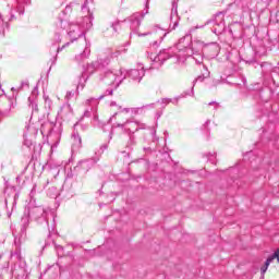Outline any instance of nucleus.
Returning a JSON list of instances; mask_svg holds the SVG:
<instances>
[{"label": "nucleus", "mask_w": 279, "mask_h": 279, "mask_svg": "<svg viewBox=\"0 0 279 279\" xmlns=\"http://www.w3.org/2000/svg\"><path fill=\"white\" fill-rule=\"evenodd\" d=\"M4 202H5V204H8V199H5Z\"/></svg>", "instance_id": "nucleus-59"}, {"label": "nucleus", "mask_w": 279, "mask_h": 279, "mask_svg": "<svg viewBox=\"0 0 279 279\" xmlns=\"http://www.w3.org/2000/svg\"><path fill=\"white\" fill-rule=\"evenodd\" d=\"M209 125H210V120H206V122L202 126V130H207V132H208V126Z\"/></svg>", "instance_id": "nucleus-36"}, {"label": "nucleus", "mask_w": 279, "mask_h": 279, "mask_svg": "<svg viewBox=\"0 0 279 279\" xmlns=\"http://www.w3.org/2000/svg\"><path fill=\"white\" fill-rule=\"evenodd\" d=\"M204 72L198 75L194 81H193V86L190 92H185V95L183 97H194L195 96V84L197 82H204L207 80V77H210V72L208 71V68L206 65H203Z\"/></svg>", "instance_id": "nucleus-16"}, {"label": "nucleus", "mask_w": 279, "mask_h": 279, "mask_svg": "<svg viewBox=\"0 0 279 279\" xmlns=\"http://www.w3.org/2000/svg\"><path fill=\"white\" fill-rule=\"evenodd\" d=\"M60 114L63 119H71V117H73V108L71 105H63Z\"/></svg>", "instance_id": "nucleus-23"}, {"label": "nucleus", "mask_w": 279, "mask_h": 279, "mask_svg": "<svg viewBox=\"0 0 279 279\" xmlns=\"http://www.w3.org/2000/svg\"><path fill=\"white\" fill-rule=\"evenodd\" d=\"M99 80L100 82H105V84L111 87L107 88L105 93L98 98L87 99L86 104H89L90 106H97V101H99V99H104V97H110L114 90H117V88L123 84L125 74H123V69H120L118 72H112V70H101Z\"/></svg>", "instance_id": "nucleus-4"}, {"label": "nucleus", "mask_w": 279, "mask_h": 279, "mask_svg": "<svg viewBox=\"0 0 279 279\" xmlns=\"http://www.w3.org/2000/svg\"><path fill=\"white\" fill-rule=\"evenodd\" d=\"M37 97H38V87H35L31 96L28 97V106L29 108H32L33 112H38V102H36Z\"/></svg>", "instance_id": "nucleus-19"}, {"label": "nucleus", "mask_w": 279, "mask_h": 279, "mask_svg": "<svg viewBox=\"0 0 279 279\" xmlns=\"http://www.w3.org/2000/svg\"><path fill=\"white\" fill-rule=\"evenodd\" d=\"M275 256H276L277 263H279V248L275 251Z\"/></svg>", "instance_id": "nucleus-42"}, {"label": "nucleus", "mask_w": 279, "mask_h": 279, "mask_svg": "<svg viewBox=\"0 0 279 279\" xmlns=\"http://www.w3.org/2000/svg\"><path fill=\"white\" fill-rule=\"evenodd\" d=\"M83 14L82 21L69 23L62 15H59L56 24L57 29L51 43L50 53L52 58L50 61L56 64L58 60V52L66 49L71 43L86 38V32L93 27V11L95 10V0H85L81 7Z\"/></svg>", "instance_id": "nucleus-1"}, {"label": "nucleus", "mask_w": 279, "mask_h": 279, "mask_svg": "<svg viewBox=\"0 0 279 279\" xmlns=\"http://www.w3.org/2000/svg\"><path fill=\"white\" fill-rule=\"evenodd\" d=\"M122 73L125 75V77H130L133 82L141 84V81L143 77H145V68L142 66L141 69H132L129 72L122 70Z\"/></svg>", "instance_id": "nucleus-14"}, {"label": "nucleus", "mask_w": 279, "mask_h": 279, "mask_svg": "<svg viewBox=\"0 0 279 279\" xmlns=\"http://www.w3.org/2000/svg\"><path fill=\"white\" fill-rule=\"evenodd\" d=\"M260 68L265 86H271L272 84L279 87V68H274L268 62L262 63Z\"/></svg>", "instance_id": "nucleus-6"}, {"label": "nucleus", "mask_w": 279, "mask_h": 279, "mask_svg": "<svg viewBox=\"0 0 279 279\" xmlns=\"http://www.w3.org/2000/svg\"><path fill=\"white\" fill-rule=\"evenodd\" d=\"M82 149V136H80V133H73L72 134V153L77 154Z\"/></svg>", "instance_id": "nucleus-20"}, {"label": "nucleus", "mask_w": 279, "mask_h": 279, "mask_svg": "<svg viewBox=\"0 0 279 279\" xmlns=\"http://www.w3.org/2000/svg\"><path fill=\"white\" fill-rule=\"evenodd\" d=\"M184 40L186 37L179 39L177 46L168 49L161 50L158 54H154V52H147V58H149L151 62V69H160L169 60V58H175L177 64H184L186 62V58L189 56L193 57L196 64L204 63V56H202L204 51V43L203 41H193L192 47L184 45Z\"/></svg>", "instance_id": "nucleus-2"}, {"label": "nucleus", "mask_w": 279, "mask_h": 279, "mask_svg": "<svg viewBox=\"0 0 279 279\" xmlns=\"http://www.w3.org/2000/svg\"><path fill=\"white\" fill-rule=\"evenodd\" d=\"M238 77L240 78V82H241V84H243V86H247V80L245 78V76L238 75Z\"/></svg>", "instance_id": "nucleus-34"}, {"label": "nucleus", "mask_w": 279, "mask_h": 279, "mask_svg": "<svg viewBox=\"0 0 279 279\" xmlns=\"http://www.w3.org/2000/svg\"><path fill=\"white\" fill-rule=\"evenodd\" d=\"M180 25V15L178 14V0L172 1V9L170 14V29H175Z\"/></svg>", "instance_id": "nucleus-17"}, {"label": "nucleus", "mask_w": 279, "mask_h": 279, "mask_svg": "<svg viewBox=\"0 0 279 279\" xmlns=\"http://www.w3.org/2000/svg\"><path fill=\"white\" fill-rule=\"evenodd\" d=\"M40 132L43 136H47V138H53L58 143V141H60V136H62V124L45 121L41 123Z\"/></svg>", "instance_id": "nucleus-7"}, {"label": "nucleus", "mask_w": 279, "mask_h": 279, "mask_svg": "<svg viewBox=\"0 0 279 279\" xmlns=\"http://www.w3.org/2000/svg\"><path fill=\"white\" fill-rule=\"evenodd\" d=\"M158 28V26H155V29Z\"/></svg>", "instance_id": "nucleus-60"}, {"label": "nucleus", "mask_w": 279, "mask_h": 279, "mask_svg": "<svg viewBox=\"0 0 279 279\" xmlns=\"http://www.w3.org/2000/svg\"><path fill=\"white\" fill-rule=\"evenodd\" d=\"M145 8H146L147 10H149V0H146Z\"/></svg>", "instance_id": "nucleus-48"}, {"label": "nucleus", "mask_w": 279, "mask_h": 279, "mask_svg": "<svg viewBox=\"0 0 279 279\" xmlns=\"http://www.w3.org/2000/svg\"><path fill=\"white\" fill-rule=\"evenodd\" d=\"M73 5H75V2H71L65 7V9L62 11V16H66V14H71L73 12Z\"/></svg>", "instance_id": "nucleus-25"}, {"label": "nucleus", "mask_w": 279, "mask_h": 279, "mask_svg": "<svg viewBox=\"0 0 279 279\" xmlns=\"http://www.w3.org/2000/svg\"><path fill=\"white\" fill-rule=\"evenodd\" d=\"M151 135H153V136H156V131H155V130L151 132Z\"/></svg>", "instance_id": "nucleus-52"}, {"label": "nucleus", "mask_w": 279, "mask_h": 279, "mask_svg": "<svg viewBox=\"0 0 279 279\" xmlns=\"http://www.w3.org/2000/svg\"><path fill=\"white\" fill-rule=\"evenodd\" d=\"M29 3H32V0H16V8L11 10L10 17L8 19V21H14V19H16L14 16L15 12H17L20 16H23V14H25L24 5H29Z\"/></svg>", "instance_id": "nucleus-15"}, {"label": "nucleus", "mask_w": 279, "mask_h": 279, "mask_svg": "<svg viewBox=\"0 0 279 279\" xmlns=\"http://www.w3.org/2000/svg\"><path fill=\"white\" fill-rule=\"evenodd\" d=\"M24 145H26V147H29V146L32 145V142L25 141V142H24Z\"/></svg>", "instance_id": "nucleus-47"}, {"label": "nucleus", "mask_w": 279, "mask_h": 279, "mask_svg": "<svg viewBox=\"0 0 279 279\" xmlns=\"http://www.w3.org/2000/svg\"><path fill=\"white\" fill-rule=\"evenodd\" d=\"M234 27H239V29H241V23L234 22L229 26V33L231 34V36H234Z\"/></svg>", "instance_id": "nucleus-28"}, {"label": "nucleus", "mask_w": 279, "mask_h": 279, "mask_svg": "<svg viewBox=\"0 0 279 279\" xmlns=\"http://www.w3.org/2000/svg\"><path fill=\"white\" fill-rule=\"evenodd\" d=\"M110 64V58L106 57L105 59H99L98 61L87 64L86 70L83 71L78 78V84L76 87V90H84V86L86 84V81L88 80V75H93L96 70L101 71L104 66H108Z\"/></svg>", "instance_id": "nucleus-5"}, {"label": "nucleus", "mask_w": 279, "mask_h": 279, "mask_svg": "<svg viewBox=\"0 0 279 279\" xmlns=\"http://www.w3.org/2000/svg\"><path fill=\"white\" fill-rule=\"evenodd\" d=\"M29 88V81L25 80L22 81L19 87H12L11 90L12 93H21V90H25Z\"/></svg>", "instance_id": "nucleus-24"}, {"label": "nucleus", "mask_w": 279, "mask_h": 279, "mask_svg": "<svg viewBox=\"0 0 279 279\" xmlns=\"http://www.w3.org/2000/svg\"><path fill=\"white\" fill-rule=\"evenodd\" d=\"M155 106H156V104H149V105H146V106H144L142 108H155Z\"/></svg>", "instance_id": "nucleus-43"}, {"label": "nucleus", "mask_w": 279, "mask_h": 279, "mask_svg": "<svg viewBox=\"0 0 279 279\" xmlns=\"http://www.w3.org/2000/svg\"><path fill=\"white\" fill-rule=\"evenodd\" d=\"M185 93H186V92H184L183 94H181L180 97H178V98H175L174 100H172V104H174L175 106H178V100H179L180 98H182V97H186V96H184Z\"/></svg>", "instance_id": "nucleus-39"}, {"label": "nucleus", "mask_w": 279, "mask_h": 279, "mask_svg": "<svg viewBox=\"0 0 279 279\" xmlns=\"http://www.w3.org/2000/svg\"><path fill=\"white\" fill-rule=\"evenodd\" d=\"M118 112L113 113V116L109 119V123H111L112 119H117V117H123V112H125L126 114L131 112V114H138V111L141 110V108H122L119 107Z\"/></svg>", "instance_id": "nucleus-18"}, {"label": "nucleus", "mask_w": 279, "mask_h": 279, "mask_svg": "<svg viewBox=\"0 0 279 279\" xmlns=\"http://www.w3.org/2000/svg\"><path fill=\"white\" fill-rule=\"evenodd\" d=\"M83 117H87V118L90 117V110H85Z\"/></svg>", "instance_id": "nucleus-44"}, {"label": "nucleus", "mask_w": 279, "mask_h": 279, "mask_svg": "<svg viewBox=\"0 0 279 279\" xmlns=\"http://www.w3.org/2000/svg\"><path fill=\"white\" fill-rule=\"evenodd\" d=\"M29 219H34L39 225L46 223L48 226L49 236L56 232V217L53 216V211L49 208H45L43 206H34L28 204L25 207L24 214L20 221V238L19 243H21V239H25L27 236V228H29Z\"/></svg>", "instance_id": "nucleus-3"}, {"label": "nucleus", "mask_w": 279, "mask_h": 279, "mask_svg": "<svg viewBox=\"0 0 279 279\" xmlns=\"http://www.w3.org/2000/svg\"><path fill=\"white\" fill-rule=\"evenodd\" d=\"M8 217H12V213H9V214H8Z\"/></svg>", "instance_id": "nucleus-57"}, {"label": "nucleus", "mask_w": 279, "mask_h": 279, "mask_svg": "<svg viewBox=\"0 0 279 279\" xmlns=\"http://www.w3.org/2000/svg\"><path fill=\"white\" fill-rule=\"evenodd\" d=\"M19 243V240H17V238L15 236V245Z\"/></svg>", "instance_id": "nucleus-54"}, {"label": "nucleus", "mask_w": 279, "mask_h": 279, "mask_svg": "<svg viewBox=\"0 0 279 279\" xmlns=\"http://www.w3.org/2000/svg\"><path fill=\"white\" fill-rule=\"evenodd\" d=\"M59 173H60V171L58 170V171H57V175H58Z\"/></svg>", "instance_id": "nucleus-58"}, {"label": "nucleus", "mask_w": 279, "mask_h": 279, "mask_svg": "<svg viewBox=\"0 0 279 279\" xmlns=\"http://www.w3.org/2000/svg\"><path fill=\"white\" fill-rule=\"evenodd\" d=\"M111 27H112L114 34H117V32H119V27H121V22L116 21V22L111 23Z\"/></svg>", "instance_id": "nucleus-30"}, {"label": "nucleus", "mask_w": 279, "mask_h": 279, "mask_svg": "<svg viewBox=\"0 0 279 279\" xmlns=\"http://www.w3.org/2000/svg\"><path fill=\"white\" fill-rule=\"evenodd\" d=\"M209 23H211V21H207L206 25H209ZM213 23H214V26L211 28V32L216 34V36H219L226 32V22L223 21V12L217 13Z\"/></svg>", "instance_id": "nucleus-12"}, {"label": "nucleus", "mask_w": 279, "mask_h": 279, "mask_svg": "<svg viewBox=\"0 0 279 279\" xmlns=\"http://www.w3.org/2000/svg\"><path fill=\"white\" fill-rule=\"evenodd\" d=\"M106 149H108V144H102V145L100 146V151H101V154H104V151H106Z\"/></svg>", "instance_id": "nucleus-41"}, {"label": "nucleus", "mask_w": 279, "mask_h": 279, "mask_svg": "<svg viewBox=\"0 0 279 279\" xmlns=\"http://www.w3.org/2000/svg\"><path fill=\"white\" fill-rule=\"evenodd\" d=\"M278 22H279V20H278Z\"/></svg>", "instance_id": "nucleus-62"}, {"label": "nucleus", "mask_w": 279, "mask_h": 279, "mask_svg": "<svg viewBox=\"0 0 279 279\" xmlns=\"http://www.w3.org/2000/svg\"><path fill=\"white\" fill-rule=\"evenodd\" d=\"M162 117V112H157V119H160Z\"/></svg>", "instance_id": "nucleus-50"}, {"label": "nucleus", "mask_w": 279, "mask_h": 279, "mask_svg": "<svg viewBox=\"0 0 279 279\" xmlns=\"http://www.w3.org/2000/svg\"><path fill=\"white\" fill-rule=\"evenodd\" d=\"M228 59L231 61L223 70V77H232L236 73V63L241 62L239 51L230 52Z\"/></svg>", "instance_id": "nucleus-10"}, {"label": "nucleus", "mask_w": 279, "mask_h": 279, "mask_svg": "<svg viewBox=\"0 0 279 279\" xmlns=\"http://www.w3.org/2000/svg\"><path fill=\"white\" fill-rule=\"evenodd\" d=\"M171 101H173V99H171V98H162L161 100H158V102L162 104V108H167V106H169V104H171Z\"/></svg>", "instance_id": "nucleus-29"}, {"label": "nucleus", "mask_w": 279, "mask_h": 279, "mask_svg": "<svg viewBox=\"0 0 279 279\" xmlns=\"http://www.w3.org/2000/svg\"><path fill=\"white\" fill-rule=\"evenodd\" d=\"M278 16H279V12H278Z\"/></svg>", "instance_id": "nucleus-61"}, {"label": "nucleus", "mask_w": 279, "mask_h": 279, "mask_svg": "<svg viewBox=\"0 0 279 279\" xmlns=\"http://www.w3.org/2000/svg\"><path fill=\"white\" fill-rule=\"evenodd\" d=\"M13 204H16V194H15V196H14Z\"/></svg>", "instance_id": "nucleus-53"}, {"label": "nucleus", "mask_w": 279, "mask_h": 279, "mask_svg": "<svg viewBox=\"0 0 279 279\" xmlns=\"http://www.w3.org/2000/svg\"><path fill=\"white\" fill-rule=\"evenodd\" d=\"M111 106H117V102H111Z\"/></svg>", "instance_id": "nucleus-56"}, {"label": "nucleus", "mask_w": 279, "mask_h": 279, "mask_svg": "<svg viewBox=\"0 0 279 279\" xmlns=\"http://www.w3.org/2000/svg\"><path fill=\"white\" fill-rule=\"evenodd\" d=\"M232 84H233L234 86H241V82H239V81H233Z\"/></svg>", "instance_id": "nucleus-46"}, {"label": "nucleus", "mask_w": 279, "mask_h": 279, "mask_svg": "<svg viewBox=\"0 0 279 279\" xmlns=\"http://www.w3.org/2000/svg\"><path fill=\"white\" fill-rule=\"evenodd\" d=\"M209 106H214V110H218L220 108L219 102H215V101L209 102Z\"/></svg>", "instance_id": "nucleus-35"}, {"label": "nucleus", "mask_w": 279, "mask_h": 279, "mask_svg": "<svg viewBox=\"0 0 279 279\" xmlns=\"http://www.w3.org/2000/svg\"><path fill=\"white\" fill-rule=\"evenodd\" d=\"M65 97L66 99H72V97H75V92H68Z\"/></svg>", "instance_id": "nucleus-38"}, {"label": "nucleus", "mask_w": 279, "mask_h": 279, "mask_svg": "<svg viewBox=\"0 0 279 279\" xmlns=\"http://www.w3.org/2000/svg\"><path fill=\"white\" fill-rule=\"evenodd\" d=\"M275 258H276V253L272 254V255H270V256L266 259L265 265H267V266L269 267V265H271V263H274Z\"/></svg>", "instance_id": "nucleus-32"}, {"label": "nucleus", "mask_w": 279, "mask_h": 279, "mask_svg": "<svg viewBox=\"0 0 279 279\" xmlns=\"http://www.w3.org/2000/svg\"><path fill=\"white\" fill-rule=\"evenodd\" d=\"M45 107H46V108H51V99L46 98V100H45Z\"/></svg>", "instance_id": "nucleus-40"}, {"label": "nucleus", "mask_w": 279, "mask_h": 279, "mask_svg": "<svg viewBox=\"0 0 279 279\" xmlns=\"http://www.w3.org/2000/svg\"><path fill=\"white\" fill-rule=\"evenodd\" d=\"M80 123L78 122H76L75 124H74V128H77V125H78Z\"/></svg>", "instance_id": "nucleus-55"}, {"label": "nucleus", "mask_w": 279, "mask_h": 279, "mask_svg": "<svg viewBox=\"0 0 279 279\" xmlns=\"http://www.w3.org/2000/svg\"><path fill=\"white\" fill-rule=\"evenodd\" d=\"M202 27H204V25L203 26H195V29H202Z\"/></svg>", "instance_id": "nucleus-51"}, {"label": "nucleus", "mask_w": 279, "mask_h": 279, "mask_svg": "<svg viewBox=\"0 0 279 279\" xmlns=\"http://www.w3.org/2000/svg\"><path fill=\"white\" fill-rule=\"evenodd\" d=\"M165 36H167V33H163V35L160 37L159 41H154L150 47L153 49H158V47H160V43H162V40H165Z\"/></svg>", "instance_id": "nucleus-27"}, {"label": "nucleus", "mask_w": 279, "mask_h": 279, "mask_svg": "<svg viewBox=\"0 0 279 279\" xmlns=\"http://www.w3.org/2000/svg\"><path fill=\"white\" fill-rule=\"evenodd\" d=\"M81 45L84 47V50L74 57V62H77V64H82V62H86L90 58V41L84 37L81 39Z\"/></svg>", "instance_id": "nucleus-13"}, {"label": "nucleus", "mask_w": 279, "mask_h": 279, "mask_svg": "<svg viewBox=\"0 0 279 279\" xmlns=\"http://www.w3.org/2000/svg\"><path fill=\"white\" fill-rule=\"evenodd\" d=\"M149 14V9H146L145 7V11L142 13H134L133 15H131L128 21L130 23V28L132 34H137L140 37L143 36H150L151 32H147L144 34L138 33V27H141V23L143 22V19H145V15Z\"/></svg>", "instance_id": "nucleus-8"}, {"label": "nucleus", "mask_w": 279, "mask_h": 279, "mask_svg": "<svg viewBox=\"0 0 279 279\" xmlns=\"http://www.w3.org/2000/svg\"><path fill=\"white\" fill-rule=\"evenodd\" d=\"M207 158H208V161L209 162H211V165H215V160H216V158H217V154L216 153H214V154H208L207 155Z\"/></svg>", "instance_id": "nucleus-31"}, {"label": "nucleus", "mask_w": 279, "mask_h": 279, "mask_svg": "<svg viewBox=\"0 0 279 279\" xmlns=\"http://www.w3.org/2000/svg\"><path fill=\"white\" fill-rule=\"evenodd\" d=\"M203 49L207 53H211V56H218L221 48L219 47V44L217 43H210V44H204Z\"/></svg>", "instance_id": "nucleus-21"}, {"label": "nucleus", "mask_w": 279, "mask_h": 279, "mask_svg": "<svg viewBox=\"0 0 279 279\" xmlns=\"http://www.w3.org/2000/svg\"><path fill=\"white\" fill-rule=\"evenodd\" d=\"M93 119H94V121H99V116L95 114Z\"/></svg>", "instance_id": "nucleus-49"}, {"label": "nucleus", "mask_w": 279, "mask_h": 279, "mask_svg": "<svg viewBox=\"0 0 279 279\" xmlns=\"http://www.w3.org/2000/svg\"><path fill=\"white\" fill-rule=\"evenodd\" d=\"M97 162H99V155L78 161V163L74 167V171L76 173H88V171H90V169H93Z\"/></svg>", "instance_id": "nucleus-11"}, {"label": "nucleus", "mask_w": 279, "mask_h": 279, "mask_svg": "<svg viewBox=\"0 0 279 279\" xmlns=\"http://www.w3.org/2000/svg\"><path fill=\"white\" fill-rule=\"evenodd\" d=\"M135 125H137L135 132H138L140 130H145V124L135 123Z\"/></svg>", "instance_id": "nucleus-37"}, {"label": "nucleus", "mask_w": 279, "mask_h": 279, "mask_svg": "<svg viewBox=\"0 0 279 279\" xmlns=\"http://www.w3.org/2000/svg\"><path fill=\"white\" fill-rule=\"evenodd\" d=\"M73 186L71 183H69V181H64L60 195L63 197H73Z\"/></svg>", "instance_id": "nucleus-22"}, {"label": "nucleus", "mask_w": 279, "mask_h": 279, "mask_svg": "<svg viewBox=\"0 0 279 279\" xmlns=\"http://www.w3.org/2000/svg\"><path fill=\"white\" fill-rule=\"evenodd\" d=\"M34 193H36V186H34V187L32 189V191H31V198L34 197Z\"/></svg>", "instance_id": "nucleus-45"}, {"label": "nucleus", "mask_w": 279, "mask_h": 279, "mask_svg": "<svg viewBox=\"0 0 279 279\" xmlns=\"http://www.w3.org/2000/svg\"><path fill=\"white\" fill-rule=\"evenodd\" d=\"M267 269H269V266H267V264H264V266L260 268L262 278H265V274H267Z\"/></svg>", "instance_id": "nucleus-33"}, {"label": "nucleus", "mask_w": 279, "mask_h": 279, "mask_svg": "<svg viewBox=\"0 0 279 279\" xmlns=\"http://www.w3.org/2000/svg\"><path fill=\"white\" fill-rule=\"evenodd\" d=\"M54 248L57 251L59 258H62V256H64V246L56 244Z\"/></svg>", "instance_id": "nucleus-26"}, {"label": "nucleus", "mask_w": 279, "mask_h": 279, "mask_svg": "<svg viewBox=\"0 0 279 279\" xmlns=\"http://www.w3.org/2000/svg\"><path fill=\"white\" fill-rule=\"evenodd\" d=\"M128 123H130V120H126L123 123L112 124L109 138H110V141H112V134H113L114 128H121V130H122V132H124V134H129V142L126 144V149H132V146L136 145V138L133 135L134 131H132V129L128 128Z\"/></svg>", "instance_id": "nucleus-9"}]
</instances>
